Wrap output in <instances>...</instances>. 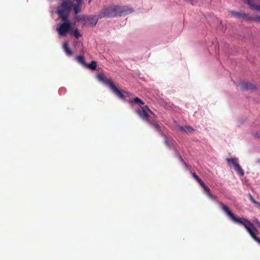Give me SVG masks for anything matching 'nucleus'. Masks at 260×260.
<instances>
[{
	"label": "nucleus",
	"instance_id": "obj_1",
	"mask_svg": "<svg viewBox=\"0 0 260 260\" xmlns=\"http://www.w3.org/2000/svg\"><path fill=\"white\" fill-rule=\"evenodd\" d=\"M219 205L222 210L234 222L242 224L244 226L250 236L260 244V239L257 237L258 231L253 223L245 218H236L234 214L229 209L228 207L219 202Z\"/></svg>",
	"mask_w": 260,
	"mask_h": 260
},
{
	"label": "nucleus",
	"instance_id": "obj_2",
	"mask_svg": "<svg viewBox=\"0 0 260 260\" xmlns=\"http://www.w3.org/2000/svg\"><path fill=\"white\" fill-rule=\"evenodd\" d=\"M133 11L132 8H129L127 6L112 5L103 8L100 13L99 17L102 18L121 16L122 15L131 13Z\"/></svg>",
	"mask_w": 260,
	"mask_h": 260
},
{
	"label": "nucleus",
	"instance_id": "obj_3",
	"mask_svg": "<svg viewBox=\"0 0 260 260\" xmlns=\"http://www.w3.org/2000/svg\"><path fill=\"white\" fill-rule=\"evenodd\" d=\"M73 4L71 0H63L57 9L56 13L62 21H66L68 19L71 8Z\"/></svg>",
	"mask_w": 260,
	"mask_h": 260
},
{
	"label": "nucleus",
	"instance_id": "obj_4",
	"mask_svg": "<svg viewBox=\"0 0 260 260\" xmlns=\"http://www.w3.org/2000/svg\"><path fill=\"white\" fill-rule=\"evenodd\" d=\"M137 113L141 118L149 123L154 118L156 119L157 116L152 112L147 106L141 107L137 110Z\"/></svg>",
	"mask_w": 260,
	"mask_h": 260
},
{
	"label": "nucleus",
	"instance_id": "obj_5",
	"mask_svg": "<svg viewBox=\"0 0 260 260\" xmlns=\"http://www.w3.org/2000/svg\"><path fill=\"white\" fill-rule=\"evenodd\" d=\"M63 21V23L56 28V30L60 36L65 37L67 33L71 30V24L68 20Z\"/></svg>",
	"mask_w": 260,
	"mask_h": 260
},
{
	"label": "nucleus",
	"instance_id": "obj_6",
	"mask_svg": "<svg viewBox=\"0 0 260 260\" xmlns=\"http://www.w3.org/2000/svg\"><path fill=\"white\" fill-rule=\"evenodd\" d=\"M229 14L230 15L231 17H234L239 19L250 21V15L248 14L235 11H230L229 12Z\"/></svg>",
	"mask_w": 260,
	"mask_h": 260
},
{
	"label": "nucleus",
	"instance_id": "obj_7",
	"mask_svg": "<svg viewBox=\"0 0 260 260\" xmlns=\"http://www.w3.org/2000/svg\"><path fill=\"white\" fill-rule=\"evenodd\" d=\"M110 83V88L111 89L112 91L119 98L121 99H124L125 96L128 95L129 93L124 90H119L114 84L112 83L111 82Z\"/></svg>",
	"mask_w": 260,
	"mask_h": 260
},
{
	"label": "nucleus",
	"instance_id": "obj_8",
	"mask_svg": "<svg viewBox=\"0 0 260 260\" xmlns=\"http://www.w3.org/2000/svg\"><path fill=\"white\" fill-rule=\"evenodd\" d=\"M164 143L170 149L173 150L176 153H178V151L176 148V142L171 138L167 137L165 135Z\"/></svg>",
	"mask_w": 260,
	"mask_h": 260
},
{
	"label": "nucleus",
	"instance_id": "obj_9",
	"mask_svg": "<svg viewBox=\"0 0 260 260\" xmlns=\"http://www.w3.org/2000/svg\"><path fill=\"white\" fill-rule=\"evenodd\" d=\"M226 160L228 162L231 163L234 166L235 170L240 174V175L241 176L244 175V171L238 164V159L237 158H227Z\"/></svg>",
	"mask_w": 260,
	"mask_h": 260
},
{
	"label": "nucleus",
	"instance_id": "obj_10",
	"mask_svg": "<svg viewBox=\"0 0 260 260\" xmlns=\"http://www.w3.org/2000/svg\"><path fill=\"white\" fill-rule=\"evenodd\" d=\"M251 10L260 12V1L259 0H244Z\"/></svg>",
	"mask_w": 260,
	"mask_h": 260
},
{
	"label": "nucleus",
	"instance_id": "obj_11",
	"mask_svg": "<svg viewBox=\"0 0 260 260\" xmlns=\"http://www.w3.org/2000/svg\"><path fill=\"white\" fill-rule=\"evenodd\" d=\"M241 88L243 90H253L255 89L256 86L250 82L243 81L240 83Z\"/></svg>",
	"mask_w": 260,
	"mask_h": 260
},
{
	"label": "nucleus",
	"instance_id": "obj_12",
	"mask_svg": "<svg viewBox=\"0 0 260 260\" xmlns=\"http://www.w3.org/2000/svg\"><path fill=\"white\" fill-rule=\"evenodd\" d=\"M82 18H84V20H85L87 23L89 24L95 25L98 20V19L100 18L99 17L96 18V16H82Z\"/></svg>",
	"mask_w": 260,
	"mask_h": 260
},
{
	"label": "nucleus",
	"instance_id": "obj_13",
	"mask_svg": "<svg viewBox=\"0 0 260 260\" xmlns=\"http://www.w3.org/2000/svg\"><path fill=\"white\" fill-rule=\"evenodd\" d=\"M97 78L99 80L103 82L104 83H105V84L108 85L109 87H110V83H109L110 82H111L112 83H113V82L112 81V80L111 79H106L105 77V76L103 74H99L97 75Z\"/></svg>",
	"mask_w": 260,
	"mask_h": 260
},
{
	"label": "nucleus",
	"instance_id": "obj_14",
	"mask_svg": "<svg viewBox=\"0 0 260 260\" xmlns=\"http://www.w3.org/2000/svg\"><path fill=\"white\" fill-rule=\"evenodd\" d=\"M156 119H153L149 124L153 126L155 129L158 131L161 135V136H165V134L162 132L160 126L155 122V120Z\"/></svg>",
	"mask_w": 260,
	"mask_h": 260
},
{
	"label": "nucleus",
	"instance_id": "obj_15",
	"mask_svg": "<svg viewBox=\"0 0 260 260\" xmlns=\"http://www.w3.org/2000/svg\"><path fill=\"white\" fill-rule=\"evenodd\" d=\"M76 2V4L73 6L74 11L75 14H77L81 12L80 7L82 5L83 2L80 3L77 0H74Z\"/></svg>",
	"mask_w": 260,
	"mask_h": 260
},
{
	"label": "nucleus",
	"instance_id": "obj_16",
	"mask_svg": "<svg viewBox=\"0 0 260 260\" xmlns=\"http://www.w3.org/2000/svg\"><path fill=\"white\" fill-rule=\"evenodd\" d=\"M203 189L205 193L209 198L213 200H217V197L211 193L210 189L207 186H206Z\"/></svg>",
	"mask_w": 260,
	"mask_h": 260
},
{
	"label": "nucleus",
	"instance_id": "obj_17",
	"mask_svg": "<svg viewBox=\"0 0 260 260\" xmlns=\"http://www.w3.org/2000/svg\"><path fill=\"white\" fill-rule=\"evenodd\" d=\"M129 103L131 104H136L138 105H143L144 104V102L138 97H136L133 99H130L129 100Z\"/></svg>",
	"mask_w": 260,
	"mask_h": 260
},
{
	"label": "nucleus",
	"instance_id": "obj_18",
	"mask_svg": "<svg viewBox=\"0 0 260 260\" xmlns=\"http://www.w3.org/2000/svg\"><path fill=\"white\" fill-rule=\"evenodd\" d=\"M63 48L67 55L71 56L72 55V54H73L72 51L69 48L68 44L67 42H65L63 44Z\"/></svg>",
	"mask_w": 260,
	"mask_h": 260
},
{
	"label": "nucleus",
	"instance_id": "obj_19",
	"mask_svg": "<svg viewBox=\"0 0 260 260\" xmlns=\"http://www.w3.org/2000/svg\"><path fill=\"white\" fill-rule=\"evenodd\" d=\"M91 70H95L97 67V63L95 61H92L90 63L87 64L85 66Z\"/></svg>",
	"mask_w": 260,
	"mask_h": 260
},
{
	"label": "nucleus",
	"instance_id": "obj_20",
	"mask_svg": "<svg viewBox=\"0 0 260 260\" xmlns=\"http://www.w3.org/2000/svg\"><path fill=\"white\" fill-rule=\"evenodd\" d=\"M76 59L79 63L82 64L83 66H85L86 65V63L85 61V59H84V58L83 56H76Z\"/></svg>",
	"mask_w": 260,
	"mask_h": 260
},
{
	"label": "nucleus",
	"instance_id": "obj_21",
	"mask_svg": "<svg viewBox=\"0 0 260 260\" xmlns=\"http://www.w3.org/2000/svg\"><path fill=\"white\" fill-rule=\"evenodd\" d=\"M250 21H253L255 22H260V16L252 17L250 16Z\"/></svg>",
	"mask_w": 260,
	"mask_h": 260
},
{
	"label": "nucleus",
	"instance_id": "obj_22",
	"mask_svg": "<svg viewBox=\"0 0 260 260\" xmlns=\"http://www.w3.org/2000/svg\"><path fill=\"white\" fill-rule=\"evenodd\" d=\"M194 131V129L193 128H192L190 126H185V130L184 132L188 134V133H191Z\"/></svg>",
	"mask_w": 260,
	"mask_h": 260
},
{
	"label": "nucleus",
	"instance_id": "obj_23",
	"mask_svg": "<svg viewBox=\"0 0 260 260\" xmlns=\"http://www.w3.org/2000/svg\"><path fill=\"white\" fill-rule=\"evenodd\" d=\"M74 35L76 39H79L81 36V35L79 32L77 28L75 29L74 31Z\"/></svg>",
	"mask_w": 260,
	"mask_h": 260
},
{
	"label": "nucleus",
	"instance_id": "obj_24",
	"mask_svg": "<svg viewBox=\"0 0 260 260\" xmlns=\"http://www.w3.org/2000/svg\"><path fill=\"white\" fill-rule=\"evenodd\" d=\"M197 181L200 184V185L203 188H204L206 186V184L200 178H199Z\"/></svg>",
	"mask_w": 260,
	"mask_h": 260
},
{
	"label": "nucleus",
	"instance_id": "obj_25",
	"mask_svg": "<svg viewBox=\"0 0 260 260\" xmlns=\"http://www.w3.org/2000/svg\"><path fill=\"white\" fill-rule=\"evenodd\" d=\"M249 200L254 204L256 203V201L254 200V199L252 197V196L250 193L249 194Z\"/></svg>",
	"mask_w": 260,
	"mask_h": 260
},
{
	"label": "nucleus",
	"instance_id": "obj_26",
	"mask_svg": "<svg viewBox=\"0 0 260 260\" xmlns=\"http://www.w3.org/2000/svg\"><path fill=\"white\" fill-rule=\"evenodd\" d=\"M179 155V159L180 160V161L184 165H185L186 166H187L186 162L184 161L183 159L182 158V157H181V156L179 154H178Z\"/></svg>",
	"mask_w": 260,
	"mask_h": 260
},
{
	"label": "nucleus",
	"instance_id": "obj_27",
	"mask_svg": "<svg viewBox=\"0 0 260 260\" xmlns=\"http://www.w3.org/2000/svg\"><path fill=\"white\" fill-rule=\"evenodd\" d=\"M177 128H178V129H179L181 132H184L185 127H182V126H181L178 125V126H177Z\"/></svg>",
	"mask_w": 260,
	"mask_h": 260
},
{
	"label": "nucleus",
	"instance_id": "obj_28",
	"mask_svg": "<svg viewBox=\"0 0 260 260\" xmlns=\"http://www.w3.org/2000/svg\"><path fill=\"white\" fill-rule=\"evenodd\" d=\"M192 176L193 177V178L197 181L200 178L198 177V176L195 173H192Z\"/></svg>",
	"mask_w": 260,
	"mask_h": 260
},
{
	"label": "nucleus",
	"instance_id": "obj_29",
	"mask_svg": "<svg viewBox=\"0 0 260 260\" xmlns=\"http://www.w3.org/2000/svg\"><path fill=\"white\" fill-rule=\"evenodd\" d=\"M255 204L258 207L260 208V203L256 202V203H255Z\"/></svg>",
	"mask_w": 260,
	"mask_h": 260
},
{
	"label": "nucleus",
	"instance_id": "obj_30",
	"mask_svg": "<svg viewBox=\"0 0 260 260\" xmlns=\"http://www.w3.org/2000/svg\"><path fill=\"white\" fill-rule=\"evenodd\" d=\"M76 18L78 21H80L82 19L80 17V16H77Z\"/></svg>",
	"mask_w": 260,
	"mask_h": 260
},
{
	"label": "nucleus",
	"instance_id": "obj_31",
	"mask_svg": "<svg viewBox=\"0 0 260 260\" xmlns=\"http://www.w3.org/2000/svg\"><path fill=\"white\" fill-rule=\"evenodd\" d=\"M92 0H88V4H90Z\"/></svg>",
	"mask_w": 260,
	"mask_h": 260
},
{
	"label": "nucleus",
	"instance_id": "obj_32",
	"mask_svg": "<svg viewBox=\"0 0 260 260\" xmlns=\"http://www.w3.org/2000/svg\"><path fill=\"white\" fill-rule=\"evenodd\" d=\"M184 1H185V2H189V1H190V0H184Z\"/></svg>",
	"mask_w": 260,
	"mask_h": 260
},
{
	"label": "nucleus",
	"instance_id": "obj_33",
	"mask_svg": "<svg viewBox=\"0 0 260 260\" xmlns=\"http://www.w3.org/2000/svg\"><path fill=\"white\" fill-rule=\"evenodd\" d=\"M257 223H258V224L259 226L260 227V223L258 222Z\"/></svg>",
	"mask_w": 260,
	"mask_h": 260
}]
</instances>
